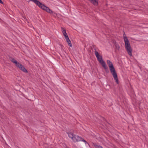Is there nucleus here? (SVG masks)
Masks as SVG:
<instances>
[{
	"instance_id": "nucleus-1",
	"label": "nucleus",
	"mask_w": 148,
	"mask_h": 148,
	"mask_svg": "<svg viewBox=\"0 0 148 148\" xmlns=\"http://www.w3.org/2000/svg\"><path fill=\"white\" fill-rule=\"evenodd\" d=\"M107 62L109 67L111 73L112 75L115 80L116 83L118 84L119 83L118 79L117 73L112 63L110 60H107Z\"/></svg>"
},
{
	"instance_id": "nucleus-2",
	"label": "nucleus",
	"mask_w": 148,
	"mask_h": 148,
	"mask_svg": "<svg viewBox=\"0 0 148 148\" xmlns=\"http://www.w3.org/2000/svg\"><path fill=\"white\" fill-rule=\"evenodd\" d=\"M67 133L69 137L71 138L74 142L81 141L82 140L81 137L77 135H74L72 132H68Z\"/></svg>"
},
{
	"instance_id": "nucleus-3",
	"label": "nucleus",
	"mask_w": 148,
	"mask_h": 148,
	"mask_svg": "<svg viewBox=\"0 0 148 148\" xmlns=\"http://www.w3.org/2000/svg\"><path fill=\"white\" fill-rule=\"evenodd\" d=\"M33 2L42 9L46 11V6L43 4L39 1L37 0H35Z\"/></svg>"
},
{
	"instance_id": "nucleus-4",
	"label": "nucleus",
	"mask_w": 148,
	"mask_h": 148,
	"mask_svg": "<svg viewBox=\"0 0 148 148\" xmlns=\"http://www.w3.org/2000/svg\"><path fill=\"white\" fill-rule=\"evenodd\" d=\"M125 47L129 55L130 56H132V49L131 47L130 44H128L125 45Z\"/></svg>"
},
{
	"instance_id": "nucleus-5",
	"label": "nucleus",
	"mask_w": 148,
	"mask_h": 148,
	"mask_svg": "<svg viewBox=\"0 0 148 148\" xmlns=\"http://www.w3.org/2000/svg\"><path fill=\"white\" fill-rule=\"evenodd\" d=\"M95 53L97 59L100 63L103 61V60L102 56H100L99 55L98 52L97 51H95Z\"/></svg>"
},
{
	"instance_id": "nucleus-6",
	"label": "nucleus",
	"mask_w": 148,
	"mask_h": 148,
	"mask_svg": "<svg viewBox=\"0 0 148 148\" xmlns=\"http://www.w3.org/2000/svg\"><path fill=\"white\" fill-rule=\"evenodd\" d=\"M16 66L24 73H27L28 72L27 70L20 63Z\"/></svg>"
},
{
	"instance_id": "nucleus-7",
	"label": "nucleus",
	"mask_w": 148,
	"mask_h": 148,
	"mask_svg": "<svg viewBox=\"0 0 148 148\" xmlns=\"http://www.w3.org/2000/svg\"><path fill=\"white\" fill-rule=\"evenodd\" d=\"M100 63L101 64L102 66L103 67L104 69H105V70L107 72V71H108V66L106 65V63L104 62V61H102Z\"/></svg>"
},
{
	"instance_id": "nucleus-8",
	"label": "nucleus",
	"mask_w": 148,
	"mask_h": 148,
	"mask_svg": "<svg viewBox=\"0 0 148 148\" xmlns=\"http://www.w3.org/2000/svg\"><path fill=\"white\" fill-rule=\"evenodd\" d=\"M10 59L11 61L13 63L15 64L16 66L19 64V62H18L16 60L12 57L10 58Z\"/></svg>"
},
{
	"instance_id": "nucleus-9",
	"label": "nucleus",
	"mask_w": 148,
	"mask_h": 148,
	"mask_svg": "<svg viewBox=\"0 0 148 148\" xmlns=\"http://www.w3.org/2000/svg\"><path fill=\"white\" fill-rule=\"evenodd\" d=\"M123 38L125 41V45L130 43L129 41L126 36H124Z\"/></svg>"
},
{
	"instance_id": "nucleus-10",
	"label": "nucleus",
	"mask_w": 148,
	"mask_h": 148,
	"mask_svg": "<svg viewBox=\"0 0 148 148\" xmlns=\"http://www.w3.org/2000/svg\"><path fill=\"white\" fill-rule=\"evenodd\" d=\"M114 45L115 46L116 49L117 50H119L120 48L119 45L116 42H114Z\"/></svg>"
},
{
	"instance_id": "nucleus-11",
	"label": "nucleus",
	"mask_w": 148,
	"mask_h": 148,
	"mask_svg": "<svg viewBox=\"0 0 148 148\" xmlns=\"http://www.w3.org/2000/svg\"><path fill=\"white\" fill-rule=\"evenodd\" d=\"M91 3H93L94 5H97V3L96 0H90Z\"/></svg>"
},
{
	"instance_id": "nucleus-12",
	"label": "nucleus",
	"mask_w": 148,
	"mask_h": 148,
	"mask_svg": "<svg viewBox=\"0 0 148 148\" xmlns=\"http://www.w3.org/2000/svg\"><path fill=\"white\" fill-rule=\"evenodd\" d=\"M47 12H48L50 14L53 13V11L51 10H50L49 8L47 7Z\"/></svg>"
},
{
	"instance_id": "nucleus-13",
	"label": "nucleus",
	"mask_w": 148,
	"mask_h": 148,
	"mask_svg": "<svg viewBox=\"0 0 148 148\" xmlns=\"http://www.w3.org/2000/svg\"><path fill=\"white\" fill-rule=\"evenodd\" d=\"M66 41L67 42L69 45L70 46V47H72V45L71 43V42L70 40L69 39H68V40H66Z\"/></svg>"
},
{
	"instance_id": "nucleus-14",
	"label": "nucleus",
	"mask_w": 148,
	"mask_h": 148,
	"mask_svg": "<svg viewBox=\"0 0 148 148\" xmlns=\"http://www.w3.org/2000/svg\"><path fill=\"white\" fill-rule=\"evenodd\" d=\"M95 148H103V147L101 146L97 145H95Z\"/></svg>"
},
{
	"instance_id": "nucleus-15",
	"label": "nucleus",
	"mask_w": 148,
	"mask_h": 148,
	"mask_svg": "<svg viewBox=\"0 0 148 148\" xmlns=\"http://www.w3.org/2000/svg\"><path fill=\"white\" fill-rule=\"evenodd\" d=\"M81 141H82L83 142H84L85 144H86L87 143V142L84 140L83 138H82V140H81ZM87 144L88 145H89V144L87 143Z\"/></svg>"
},
{
	"instance_id": "nucleus-16",
	"label": "nucleus",
	"mask_w": 148,
	"mask_h": 148,
	"mask_svg": "<svg viewBox=\"0 0 148 148\" xmlns=\"http://www.w3.org/2000/svg\"><path fill=\"white\" fill-rule=\"evenodd\" d=\"M62 32L63 33H64L65 32H66V30L65 29H64L63 28H62Z\"/></svg>"
},
{
	"instance_id": "nucleus-17",
	"label": "nucleus",
	"mask_w": 148,
	"mask_h": 148,
	"mask_svg": "<svg viewBox=\"0 0 148 148\" xmlns=\"http://www.w3.org/2000/svg\"><path fill=\"white\" fill-rule=\"evenodd\" d=\"M63 35L64 36L65 38L66 37V36H68L67 35V34L66 32H65L64 33H63Z\"/></svg>"
},
{
	"instance_id": "nucleus-18",
	"label": "nucleus",
	"mask_w": 148,
	"mask_h": 148,
	"mask_svg": "<svg viewBox=\"0 0 148 148\" xmlns=\"http://www.w3.org/2000/svg\"><path fill=\"white\" fill-rule=\"evenodd\" d=\"M65 38L66 40H68V39H69V37L68 36H66Z\"/></svg>"
},
{
	"instance_id": "nucleus-19",
	"label": "nucleus",
	"mask_w": 148,
	"mask_h": 148,
	"mask_svg": "<svg viewBox=\"0 0 148 148\" xmlns=\"http://www.w3.org/2000/svg\"><path fill=\"white\" fill-rule=\"evenodd\" d=\"M0 3L1 4H3V3L1 0H0Z\"/></svg>"
},
{
	"instance_id": "nucleus-20",
	"label": "nucleus",
	"mask_w": 148,
	"mask_h": 148,
	"mask_svg": "<svg viewBox=\"0 0 148 148\" xmlns=\"http://www.w3.org/2000/svg\"><path fill=\"white\" fill-rule=\"evenodd\" d=\"M30 0L33 2H34L35 1V0Z\"/></svg>"
},
{
	"instance_id": "nucleus-21",
	"label": "nucleus",
	"mask_w": 148,
	"mask_h": 148,
	"mask_svg": "<svg viewBox=\"0 0 148 148\" xmlns=\"http://www.w3.org/2000/svg\"><path fill=\"white\" fill-rule=\"evenodd\" d=\"M94 50H95V51H96V48H94Z\"/></svg>"
},
{
	"instance_id": "nucleus-22",
	"label": "nucleus",
	"mask_w": 148,
	"mask_h": 148,
	"mask_svg": "<svg viewBox=\"0 0 148 148\" xmlns=\"http://www.w3.org/2000/svg\"><path fill=\"white\" fill-rule=\"evenodd\" d=\"M125 35V33H124V35Z\"/></svg>"
},
{
	"instance_id": "nucleus-23",
	"label": "nucleus",
	"mask_w": 148,
	"mask_h": 148,
	"mask_svg": "<svg viewBox=\"0 0 148 148\" xmlns=\"http://www.w3.org/2000/svg\"><path fill=\"white\" fill-rule=\"evenodd\" d=\"M103 118V119H104V118Z\"/></svg>"
}]
</instances>
